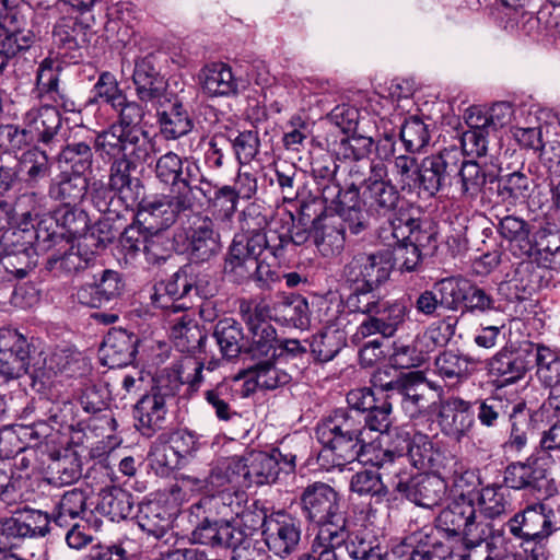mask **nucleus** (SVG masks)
Masks as SVG:
<instances>
[{
	"instance_id": "obj_29",
	"label": "nucleus",
	"mask_w": 560,
	"mask_h": 560,
	"mask_svg": "<svg viewBox=\"0 0 560 560\" xmlns=\"http://www.w3.org/2000/svg\"><path fill=\"white\" fill-rule=\"evenodd\" d=\"M474 423L471 402L459 397H452L442 404L439 411V424L445 435L460 442L468 435Z\"/></svg>"
},
{
	"instance_id": "obj_32",
	"label": "nucleus",
	"mask_w": 560,
	"mask_h": 560,
	"mask_svg": "<svg viewBox=\"0 0 560 560\" xmlns=\"http://www.w3.org/2000/svg\"><path fill=\"white\" fill-rule=\"evenodd\" d=\"M139 342V337L127 330L109 331L101 348L104 365H107L109 369H116L132 363Z\"/></svg>"
},
{
	"instance_id": "obj_18",
	"label": "nucleus",
	"mask_w": 560,
	"mask_h": 560,
	"mask_svg": "<svg viewBox=\"0 0 560 560\" xmlns=\"http://www.w3.org/2000/svg\"><path fill=\"white\" fill-rule=\"evenodd\" d=\"M555 512L542 503L527 506L508 522L511 534L525 541L540 544L555 530Z\"/></svg>"
},
{
	"instance_id": "obj_43",
	"label": "nucleus",
	"mask_w": 560,
	"mask_h": 560,
	"mask_svg": "<svg viewBox=\"0 0 560 560\" xmlns=\"http://www.w3.org/2000/svg\"><path fill=\"white\" fill-rule=\"evenodd\" d=\"M530 250L526 259L532 261H548L551 256L560 250V228L547 219L534 226Z\"/></svg>"
},
{
	"instance_id": "obj_63",
	"label": "nucleus",
	"mask_w": 560,
	"mask_h": 560,
	"mask_svg": "<svg viewBox=\"0 0 560 560\" xmlns=\"http://www.w3.org/2000/svg\"><path fill=\"white\" fill-rule=\"evenodd\" d=\"M345 346V339L339 330H325L313 337L311 351L319 362L332 360Z\"/></svg>"
},
{
	"instance_id": "obj_64",
	"label": "nucleus",
	"mask_w": 560,
	"mask_h": 560,
	"mask_svg": "<svg viewBox=\"0 0 560 560\" xmlns=\"http://www.w3.org/2000/svg\"><path fill=\"white\" fill-rule=\"evenodd\" d=\"M500 310L493 295L485 288L479 287L472 281L468 280V288L465 294V301L462 314H485L497 312Z\"/></svg>"
},
{
	"instance_id": "obj_27",
	"label": "nucleus",
	"mask_w": 560,
	"mask_h": 560,
	"mask_svg": "<svg viewBox=\"0 0 560 560\" xmlns=\"http://www.w3.org/2000/svg\"><path fill=\"white\" fill-rule=\"evenodd\" d=\"M203 370L205 364L195 354H187L177 360L158 381L167 385V389L174 395L186 386L185 395L191 396L199 390L205 381Z\"/></svg>"
},
{
	"instance_id": "obj_39",
	"label": "nucleus",
	"mask_w": 560,
	"mask_h": 560,
	"mask_svg": "<svg viewBox=\"0 0 560 560\" xmlns=\"http://www.w3.org/2000/svg\"><path fill=\"white\" fill-rule=\"evenodd\" d=\"M534 231L526 220L513 214L500 219L498 232L508 242L510 253L518 259H526L532 246L530 240Z\"/></svg>"
},
{
	"instance_id": "obj_45",
	"label": "nucleus",
	"mask_w": 560,
	"mask_h": 560,
	"mask_svg": "<svg viewBox=\"0 0 560 560\" xmlns=\"http://www.w3.org/2000/svg\"><path fill=\"white\" fill-rule=\"evenodd\" d=\"M133 518L142 530L158 539L163 538L172 525L167 509L156 501L139 503Z\"/></svg>"
},
{
	"instance_id": "obj_9",
	"label": "nucleus",
	"mask_w": 560,
	"mask_h": 560,
	"mask_svg": "<svg viewBox=\"0 0 560 560\" xmlns=\"http://www.w3.org/2000/svg\"><path fill=\"white\" fill-rule=\"evenodd\" d=\"M70 208L65 205L55 209L48 217L39 220L33 230L24 229L15 232V236H22L24 242L21 244L20 252L30 249L46 250L55 246L70 243V229L68 226V217Z\"/></svg>"
},
{
	"instance_id": "obj_21",
	"label": "nucleus",
	"mask_w": 560,
	"mask_h": 560,
	"mask_svg": "<svg viewBox=\"0 0 560 560\" xmlns=\"http://www.w3.org/2000/svg\"><path fill=\"white\" fill-rule=\"evenodd\" d=\"M377 313H372L357 327L351 337L354 345H360L365 338L374 335H381L382 339L393 337L398 327L405 322L407 307L399 302L389 303L382 301L376 307Z\"/></svg>"
},
{
	"instance_id": "obj_12",
	"label": "nucleus",
	"mask_w": 560,
	"mask_h": 560,
	"mask_svg": "<svg viewBox=\"0 0 560 560\" xmlns=\"http://www.w3.org/2000/svg\"><path fill=\"white\" fill-rule=\"evenodd\" d=\"M392 264L387 253H358L342 270V278L349 285L377 289L390 276Z\"/></svg>"
},
{
	"instance_id": "obj_50",
	"label": "nucleus",
	"mask_w": 560,
	"mask_h": 560,
	"mask_svg": "<svg viewBox=\"0 0 560 560\" xmlns=\"http://www.w3.org/2000/svg\"><path fill=\"white\" fill-rule=\"evenodd\" d=\"M116 420L112 415H102L90 417L88 421L79 420L75 425L72 424V445L92 446L94 439L100 436H109L115 430Z\"/></svg>"
},
{
	"instance_id": "obj_8",
	"label": "nucleus",
	"mask_w": 560,
	"mask_h": 560,
	"mask_svg": "<svg viewBox=\"0 0 560 560\" xmlns=\"http://www.w3.org/2000/svg\"><path fill=\"white\" fill-rule=\"evenodd\" d=\"M369 176L363 179V205L368 212L376 217L390 219L401 212L405 198L397 186L387 178L388 171L383 162L369 165Z\"/></svg>"
},
{
	"instance_id": "obj_56",
	"label": "nucleus",
	"mask_w": 560,
	"mask_h": 560,
	"mask_svg": "<svg viewBox=\"0 0 560 560\" xmlns=\"http://www.w3.org/2000/svg\"><path fill=\"white\" fill-rule=\"evenodd\" d=\"M468 279L463 276H451L434 282L433 289L440 296L442 308L451 312L463 310Z\"/></svg>"
},
{
	"instance_id": "obj_20",
	"label": "nucleus",
	"mask_w": 560,
	"mask_h": 560,
	"mask_svg": "<svg viewBox=\"0 0 560 560\" xmlns=\"http://www.w3.org/2000/svg\"><path fill=\"white\" fill-rule=\"evenodd\" d=\"M31 345L15 329L0 330V376L5 382L28 373Z\"/></svg>"
},
{
	"instance_id": "obj_28",
	"label": "nucleus",
	"mask_w": 560,
	"mask_h": 560,
	"mask_svg": "<svg viewBox=\"0 0 560 560\" xmlns=\"http://www.w3.org/2000/svg\"><path fill=\"white\" fill-rule=\"evenodd\" d=\"M191 278L187 276L185 266L175 272L166 282L154 287L153 304L162 310L173 313L186 311L191 307L190 295Z\"/></svg>"
},
{
	"instance_id": "obj_19",
	"label": "nucleus",
	"mask_w": 560,
	"mask_h": 560,
	"mask_svg": "<svg viewBox=\"0 0 560 560\" xmlns=\"http://www.w3.org/2000/svg\"><path fill=\"white\" fill-rule=\"evenodd\" d=\"M247 479L244 476V466L240 456L222 458L210 470V474L205 480H199L195 477H184V483H191L196 489H208L230 491L235 494H243L244 489H247Z\"/></svg>"
},
{
	"instance_id": "obj_26",
	"label": "nucleus",
	"mask_w": 560,
	"mask_h": 560,
	"mask_svg": "<svg viewBox=\"0 0 560 560\" xmlns=\"http://www.w3.org/2000/svg\"><path fill=\"white\" fill-rule=\"evenodd\" d=\"M302 510L313 523H323L341 513L338 493L329 485L314 482L301 494Z\"/></svg>"
},
{
	"instance_id": "obj_46",
	"label": "nucleus",
	"mask_w": 560,
	"mask_h": 560,
	"mask_svg": "<svg viewBox=\"0 0 560 560\" xmlns=\"http://www.w3.org/2000/svg\"><path fill=\"white\" fill-rule=\"evenodd\" d=\"M135 498L120 487H109L100 493L98 509L112 521L133 518L136 514Z\"/></svg>"
},
{
	"instance_id": "obj_15",
	"label": "nucleus",
	"mask_w": 560,
	"mask_h": 560,
	"mask_svg": "<svg viewBox=\"0 0 560 560\" xmlns=\"http://www.w3.org/2000/svg\"><path fill=\"white\" fill-rule=\"evenodd\" d=\"M240 312L248 327L250 341H246L245 352L253 358H275L277 351L276 329L265 320V307H252L248 302H242Z\"/></svg>"
},
{
	"instance_id": "obj_1",
	"label": "nucleus",
	"mask_w": 560,
	"mask_h": 560,
	"mask_svg": "<svg viewBox=\"0 0 560 560\" xmlns=\"http://www.w3.org/2000/svg\"><path fill=\"white\" fill-rule=\"evenodd\" d=\"M242 502L243 494L219 491L192 504L191 515L198 518V524L191 533L194 542L208 546L218 553L235 551L242 546L247 535L235 522L243 511Z\"/></svg>"
},
{
	"instance_id": "obj_61",
	"label": "nucleus",
	"mask_w": 560,
	"mask_h": 560,
	"mask_svg": "<svg viewBox=\"0 0 560 560\" xmlns=\"http://www.w3.org/2000/svg\"><path fill=\"white\" fill-rule=\"evenodd\" d=\"M511 421V433L505 442V448L521 453L528 443V431L530 427V416L526 411L524 402L514 404L512 412L509 415Z\"/></svg>"
},
{
	"instance_id": "obj_48",
	"label": "nucleus",
	"mask_w": 560,
	"mask_h": 560,
	"mask_svg": "<svg viewBox=\"0 0 560 560\" xmlns=\"http://www.w3.org/2000/svg\"><path fill=\"white\" fill-rule=\"evenodd\" d=\"M155 152V141L149 131L142 128L127 129L121 158L138 166L152 162Z\"/></svg>"
},
{
	"instance_id": "obj_49",
	"label": "nucleus",
	"mask_w": 560,
	"mask_h": 560,
	"mask_svg": "<svg viewBox=\"0 0 560 560\" xmlns=\"http://www.w3.org/2000/svg\"><path fill=\"white\" fill-rule=\"evenodd\" d=\"M137 165L124 158L114 161L110 167L109 187L121 198L137 200L143 189L140 179L131 176Z\"/></svg>"
},
{
	"instance_id": "obj_59",
	"label": "nucleus",
	"mask_w": 560,
	"mask_h": 560,
	"mask_svg": "<svg viewBox=\"0 0 560 560\" xmlns=\"http://www.w3.org/2000/svg\"><path fill=\"white\" fill-rule=\"evenodd\" d=\"M275 317L293 326H303L308 320V303L300 294L280 298L273 304Z\"/></svg>"
},
{
	"instance_id": "obj_35",
	"label": "nucleus",
	"mask_w": 560,
	"mask_h": 560,
	"mask_svg": "<svg viewBox=\"0 0 560 560\" xmlns=\"http://www.w3.org/2000/svg\"><path fill=\"white\" fill-rule=\"evenodd\" d=\"M154 57L145 56L135 63L132 80L142 102H159L166 91V81L155 67Z\"/></svg>"
},
{
	"instance_id": "obj_62",
	"label": "nucleus",
	"mask_w": 560,
	"mask_h": 560,
	"mask_svg": "<svg viewBox=\"0 0 560 560\" xmlns=\"http://www.w3.org/2000/svg\"><path fill=\"white\" fill-rule=\"evenodd\" d=\"M144 244V259L153 266L165 262L174 249L173 241L165 230L147 233Z\"/></svg>"
},
{
	"instance_id": "obj_33",
	"label": "nucleus",
	"mask_w": 560,
	"mask_h": 560,
	"mask_svg": "<svg viewBox=\"0 0 560 560\" xmlns=\"http://www.w3.org/2000/svg\"><path fill=\"white\" fill-rule=\"evenodd\" d=\"M409 540L412 551L408 560H445L453 552L450 540L431 526L411 534Z\"/></svg>"
},
{
	"instance_id": "obj_47",
	"label": "nucleus",
	"mask_w": 560,
	"mask_h": 560,
	"mask_svg": "<svg viewBox=\"0 0 560 560\" xmlns=\"http://www.w3.org/2000/svg\"><path fill=\"white\" fill-rule=\"evenodd\" d=\"M175 348L183 353L195 354L203 349L206 332L189 316L183 315L171 328Z\"/></svg>"
},
{
	"instance_id": "obj_31",
	"label": "nucleus",
	"mask_w": 560,
	"mask_h": 560,
	"mask_svg": "<svg viewBox=\"0 0 560 560\" xmlns=\"http://www.w3.org/2000/svg\"><path fill=\"white\" fill-rule=\"evenodd\" d=\"M404 445H398L399 453L404 454L405 463L410 464L423 471L439 470L443 464V455L434 447L428 435L416 433L412 436H400Z\"/></svg>"
},
{
	"instance_id": "obj_52",
	"label": "nucleus",
	"mask_w": 560,
	"mask_h": 560,
	"mask_svg": "<svg viewBox=\"0 0 560 560\" xmlns=\"http://www.w3.org/2000/svg\"><path fill=\"white\" fill-rule=\"evenodd\" d=\"M213 337L224 358L234 359L242 351L245 352L246 341L242 327L232 318H224L217 323Z\"/></svg>"
},
{
	"instance_id": "obj_2",
	"label": "nucleus",
	"mask_w": 560,
	"mask_h": 560,
	"mask_svg": "<svg viewBox=\"0 0 560 560\" xmlns=\"http://www.w3.org/2000/svg\"><path fill=\"white\" fill-rule=\"evenodd\" d=\"M48 422L15 423L26 447H38L48 457L46 482L55 488L70 485V409L67 404L49 410Z\"/></svg>"
},
{
	"instance_id": "obj_41",
	"label": "nucleus",
	"mask_w": 560,
	"mask_h": 560,
	"mask_svg": "<svg viewBox=\"0 0 560 560\" xmlns=\"http://www.w3.org/2000/svg\"><path fill=\"white\" fill-rule=\"evenodd\" d=\"M245 378L247 392H254L257 387L261 389L272 390L289 384L292 380L291 374L279 369L269 359L248 368L240 374Z\"/></svg>"
},
{
	"instance_id": "obj_60",
	"label": "nucleus",
	"mask_w": 560,
	"mask_h": 560,
	"mask_svg": "<svg viewBox=\"0 0 560 560\" xmlns=\"http://www.w3.org/2000/svg\"><path fill=\"white\" fill-rule=\"evenodd\" d=\"M536 375L546 387L560 386V357L544 345H534Z\"/></svg>"
},
{
	"instance_id": "obj_16",
	"label": "nucleus",
	"mask_w": 560,
	"mask_h": 560,
	"mask_svg": "<svg viewBox=\"0 0 560 560\" xmlns=\"http://www.w3.org/2000/svg\"><path fill=\"white\" fill-rule=\"evenodd\" d=\"M195 446V436L190 432L177 431L163 433L152 443L148 457L151 466L161 475L177 468L183 457Z\"/></svg>"
},
{
	"instance_id": "obj_30",
	"label": "nucleus",
	"mask_w": 560,
	"mask_h": 560,
	"mask_svg": "<svg viewBox=\"0 0 560 560\" xmlns=\"http://www.w3.org/2000/svg\"><path fill=\"white\" fill-rule=\"evenodd\" d=\"M504 482L511 489L535 494L546 490L549 480L547 469L537 459H528L508 465L504 470Z\"/></svg>"
},
{
	"instance_id": "obj_55",
	"label": "nucleus",
	"mask_w": 560,
	"mask_h": 560,
	"mask_svg": "<svg viewBox=\"0 0 560 560\" xmlns=\"http://www.w3.org/2000/svg\"><path fill=\"white\" fill-rule=\"evenodd\" d=\"M508 490L502 486H487L476 493L480 505V517L494 520L511 511Z\"/></svg>"
},
{
	"instance_id": "obj_25",
	"label": "nucleus",
	"mask_w": 560,
	"mask_h": 560,
	"mask_svg": "<svg viewBox=\"0 0 560 560\" xmlns=\"http://www.w3.org/2000/svg\"><path fill=\"white\" fill-rule=\"evenodd\" d=\"M51 530L49 515L28 508L15 511L11 517L1 522L0 527V534L7 539L9 547L12 545L10 539L44 537Z\"/></svg>"
},
{
	"instance_id": "obj_34",
	"label": "nucleus",
	"mask_w": 560,
	"mask_h": 560,
	"mask_svg": "<svg viewBox=\"0 0 560 560\" xmlns=\"http://www.w3.org/2000/svg\"><path fill=\"white\" fill-rule=\"evenodd\" d=\"M360 446H362V450L359 451L355 460L382 469L381 474L384 475L387 482L393 487V480L399 479L405 471L402 467L405 465V457L402 453H399V447L396 446L395 451L378 448L375 444L369 442L368 439Z\"/></svg>"
},
{
	"instance_id": "obj_3",
	"label": "nucleus",
	"mask_w": 560,
	"mask_h": 560,
	"mask_svg": "<svg viewBox=\"0 0 560 560\" xmlns=\"http://www.w3.org/2000/svg\"><path fill=\"white\" fill-rule=\"evenodd\" d=\"M73 221L78 226L72 229V276L84 281L78 289V300L89 307L104 305L98 294L97 276L101 273L96 250L112 241L109 232L104 233V223L90 226V219L84 209L72 207Z\"/></svg>"
},
{
	"instance_id": "obj_5",
	"label": "nucleus",
	"mask_w": 560,
	"mask_h": 560,
	"mask_svg": "<svg viewBox=\"0 0 560 560\" xmlns=\"http://www.w3.org/2000/svg\"><path fill=\"white\" fill-rule=\"evenodd\" d=\"M242 215V233L234 236L223 264L224 275L236 284L252 280L256 256L268 252L272 257H280L282 253L281 240L275 233H265L261 222L257 223L258 228H253L246 212Z\"/></svg>"
},
{
	"instance_id": "obj_36",
	"label": "nucleus",
	"mask_w": 560,
	"mask_h": 560,
	"mask_svg": "<svg viewBox=\"0 0 560 560\" xmlns=\"http://www.w3.org/2000/svg\"><path fill=\"white\" fill-rule=\"evenodd\" d=\"M188 249L196 261H208L218 255L221 248L220 233L209 217L199 218L188 235Z\"/></svg>"
},
{
	"instance_id": "obj_58",
	"label": "nucleus",
	"mask_w": 560,
	"mask_h": 560,
	"mask_svg": "<svg viewBox=\"0 0 560 560\" xmlns=\"http://www.w3.org/2000/svg\"><path fill=\"white\" fill-rule=\"evenodd\" d=\"M319 526L318 533L312 542V547H322L335 550L342 547L349 539L346 529V518L339 513L323 523H316Z\"/></svg>"
},
{
	"instance_id": "obj_54",
	"label": "nucleus",
	"mask_w": 560,
	"mask_h": 560,
	"mask_svg": "<svg viewBox=\"0 0 560 560\" xmlns=\"http://www.w3.org/2000/svg\"><path fill=\"white\" fill-rule=\"evenodd\" d=\"M488 182L487 172L475 161H466L460 156V166L454 180L463 198L475 199Z\"/></svg>"
},
{
	"instance_id": "obj_10",
	"label": "nucleus",
	"mask_w": 560,
	"mask_h": 560,
	"mask_svg": "<svg viewBox=\"0 0 560 560\" xmlns=\"http://www.w3.org/2000/svg\"><path fill=\"white\" fill-rule=\"evenodd\" d=\"M459 166L460 152L456 148L444 149L424 158L420 163V188L429 196L451 188Z\"/></svg>"
},
{
	"instance_id": "obj_17",
	"label": "nucleus",
	"mask_w": 560,
	"mask_h": 560,
	"mask_svg": "<svg viewBox=\"0 0 560 560\" xmlns=\"http://www.w3.org/2000/svg\"><path fill=\"white\" fill-rule=\"evenodd\" d=\"M262 536L269 551L287 558L296 550L301 540L300 522L284 512L272 513L262 522Z\"/></svg>"
},
{
	"instance_id": "obj_11",
	"label": "nucleus",
	"mask_w": 560,
	"mask_h": 560,
	"mask_svg": "<svg viewBox=\"0 0 560 560\" xmlns=\"http://www.w3.org/2000/svg\"><path fill=\"white\" fill-rule=\"evenodd\" d=\"M323 198L325 201L336 202L335 219H340L341 224L346 226L352 234H359L364 231L369 225V218L372 215L368 212L366 207L363 205V198L360 197V189L355 183L342 190L339 185H325L323 187Z\"/></svg>"
},
{
	"instance_id": "obj_38",
	"label": "nucleus",
	"mask_w": 560,
	"mask_h": 560,
	"mask_svg": "<svg viewBox=\"0 0 560 560\" xmlns=\"http://www.w3.org/2000/svg\"><path fill=\"white\" fill-rule=\"evenodd\" d=\"M536 268L532 260L522 259L515 267L513 273L498 285V294L508 302H520L527 300L536 289Z\"/></svg>"
},
{
	"instance_id": "obj_14",
	"label": "nucleus",
	"mask_w": 560,
	"mask_h": 560,
	"mask_svg": "<svg viewBox=\"0 0 560 560\" xmlns=\"http://www.w3.org/2000/svg\"><path fill=\"white\" fill-rule=\"evenodd\" d=\"M175 395L156 380L149 394L143 395L135 406L136 428L144 436L151 438L164 429L167 415V400Z\"/></svg>"
},
{
	"instance_id": "obj_42",
	"label": "nucleus",
	"mask_w": 560,
	"mask_h": 560,
	"mask_svg": "<svg viewBox=\"0 0 560 560\" xmlns=\"http://www.w3.org/2000/svg\"><path fill=\"white\" fill-rule=\"evenodd\" d=\"M312 235L320 252L339 254L346 242V226L332 215L318 217L313 221Z\"/></svg>"
},
{
	"instance_id": "obj_4",
	"label": "nucleus",
	"mask_w": 560,
	"mask_h": 560,
	"mask_svg": "<svg viewBox=\"0 0 560 560\" xmlns=\"http://www.w3.org/2000/svg\"><path fill=\"white\" fill-rule=\"evenodd\" d=\"M315 434L324 447L320 456H331L332 467H343L358 458L366 439L364 415L335 409L317 423Z\"/></svg>"
},
{
	"instance_id": "obj_22",
	"label": "nucleus",
	"mask_w": 560,
	"mask_h": 560,
	"mask_svg": "<svg viewBox=\"0 0 560 560\" xmlns=\"http://www.w3.org/2000/svg\"><path fill=\"white\" fill-rule=\"evenodd\" d=\"M393 489L417 505L431 509L442 501L446 486L438 476H411L405 470L399 479L393 480Z\"/></svg>"
},
{
	"instance_id": "obj_7",
	"label": "nucleus",
	"mask_w": 560,
	"mask_h": 560,
	"mask_svg": "<svg viewBox=\"0 0 560 560\" xmlns=\"http://www.w3.org/2000/svg\"><path fill=\"white\" fill-rule=\"evenodd\" d=\"M439 530L452 536L462 535L467 544L477 546L486 540L490 533V524L477 515L474 498L468 491L460 493L438 516Z\"/></svg>"
},
{
	"instance_id": "obj_44",
	"label": "nucleus",
	"mask_w": 560,
	"mask_h": 560,
	"mask_svg": "<svg viewBox=\"0 0 560 560\" xmlns=\"http://www.w3.org/2000/svg\"><path fill=\"white\" fill-rule=\"evenodd\" d=\"M202 91L209 96H226L236 93L237 81L225 63H211L199 73Z\"/></svg>"
},
{
	"instance_id": "obj_23",
	"label": "nucleus",
	"mask_w": 560,
	"mask_h": 560,
	"mask_svg": "<svg viewBox=\"0 0 560 560\" xmlns=\"http://www.w3.org/2000/svg\"><path fill=\"white\" fill-rule=\"evenodd\" d=\"M70 24L68 18H59L52 30L54 44L62 51H57L52 57V51L49 57L45 58L37 71V85L45 92H58L59 74L67 67V61L60 59L68 56L69 47L67 44L70 42Z\"/></svg>"
},
{
	"instance_id": "obj_51",
	"label": "nucleus",
	"mask_w": 560,
	"mask_h": 560,
	"mask_svg": "<svg viewBox=\"0 0 560 560\" xmlns=\"http://www.w3.org/2000/svg\"><path fill=\"white\" fill-rule=\"evenodd\" d=\"M158 116L160 131L167 140L186 136L194 127L187 109L178 101L173 102L167 109L159 112Z\"/></svg>"
},
{
	"instance_id": "obj_53",
	"label": "nucleus",
	"mask_w": 560,
	"mask_h": 560,
	"mask_svg": "<svg viewBox=\"0 0 560 560\" xmlns=\"http://www.w3.org/2000/svg\"><path fill=\"white\" fill-rule=\"evenodd\" d=\"M533 185L529 173L516 171L498 179V196L503 202L515 206L529 197Z\"/></svg>"
},
{
	"instance_id": "obj_13",
	"label": "nucleus",
	"mask_w": 560,
	"mask_h": 560,
	"mask_svg": "<svg viewBox=\"0 0 560 560\" xmlns=\"http://www.w3.org/2000/svg\"><path fill=\"white\" fill-rule=\"evenodd\" d=\"M534 358V343L505 345L488 362L489 374L501 382L512 385L521 381L530 370Z\"/></svg>"
},
{
	"instance_id": "obj_24",
	"label": "nucleus",
	"mask_w": 560,
	"mask_h": 560,
	"mask_svg": "<svg viewBox=\"0 0 560 560\" xmlns=\"http://www.w3.org/2000/svg\"><path fill=\"white\" fill-rule=\"evenodd\" d=\"M72 550L78 553L84 549H89V553L84 557L88 560H122L126 558V550L121 546L102 547L98 542H94L97 527L88 520L79 516V512L72 510Z\"/></svg>"
},
{
	"instance_id": "obj_37",
	"label": "nucleus",
	"mask_w": 560,
	"mask_h": 560,
	"mask_svg": "<svg viewBox=\"0 0 560 560\" xmlns=\"http://www.w3.org/2000/svg\"><path fill=\"white\" fill-rule=\"evenodd\" d=\"M95 143V132L92 129L85 130L83 138L74 139L72 142V189L78 194H72V199L83 200L88 192V178L85 173L90 171L92 164V144Z\"/></svg>"
},
{
	"instance_id": "obj_40",
	"label": "nucleus",
	"mask_w": 560,
	"mask_h": 560,
	"mask_svg": "<svg viewBox=\"0 0 560 560\" xmlns=\"http://www.w3.org/2000/svg\"><path fill=\"white\" fill-rule=\"evenodd\" d=\"M244 466L247 488L275 483L279 478V467L275 456L262 451H250L240 456Z\"/></svg>"
},
{
	"instance_id": "obj_57",
	"label": "nucleus",
	"mask_w": 560,
	"mask_h": 560,
	"mask_svg": "<svg viewBox=\"0 0 560 560\" xmlns=\"http://www.w3.org/2000/svg\"><path fill=\"white\" fill-rule=\"evenodd\" d=\"M383 474L363 470L352 476L350 481V489L359 495H370L374 499L375 503H381L388 500V487Z\"/></svg>"
},
{
	"instance_id": "obj_6",
	"label": "nucleus",
	"mask_w": 560,
	"mask_h": 560,
	"mask_svg": "<svg viewBox=\"0 0 560 560\" xmlns=\"http://www.w3.org/2000/svg\"><path fill=\"white\" fill-rule=\"evenodd\" d=\"M211 184L200 173L196 165L187 164L185 175L171 188L170 196L148 200L143 209L153 215L167 213L170 210L173 220L175 215L185 212H195L202 207V197H208Z\"/></svg>"
}]
</instances>
